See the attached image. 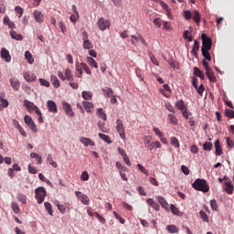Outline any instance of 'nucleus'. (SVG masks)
<instances>
[{
	"instance_id": "1",
	"label": "nucleus",
	"mask_w": 234,
	"mask_h": 234,
	"mask_svg": "<svg viewBox=\"0 0 234 234\" xmlns=\"http://www.w3.org/2000/svg\"><path fill=\"white\" fill-rule=\"evenodd\" d=\"M192 187L197 191H202L203 193H207V191H209V186L207 185V181H206V179H196L192 184Z\"/></svg>"
},
{
	"instance_id": "2",
	"label": "nucleus",
	"mask_w": 234,
	"mask_h": 234,
	"mask_svg": "<svg viewBox=\"0 0 234 234\" xmlns=\"http://www.w3.org/2000/svg\"><path fill=\"white\" fill-rule=\"evenodd\" d=\"M47 197V189L43 186H38L35 189V198L37 204H43L45 197Z\"/></svg>"
},
{
	"instance_id": "3",
	"label": "nucleus",
	"mask_w": 234,
	"mask_h": 234,
	"mask_svg": "<svg viewBox=\"0 0 234 234\" xmlns=\"http://www.w3.org/2000/svg\"><path fill=\"white\" fill-rule=\"evenodd\" d=\"M201 39H202V45H203L201 48V50H211L213 42L211 41L209 37H207V35L206 34H202Z\"/></svg>"
},
{
	"instance_id": "4",
	"label": "nucleus",
	"mask_w": 234,
	"mask_h": 234,
	"mask_svg": "<svg viewBox=\"0 0 234 234\" xmlns=\"http://www.w3.org/2000/svg\"><path fill=\"white\" fill-rule=\"evenodd\" d=\"M116 131L122 140H125V127L123 126V121H122V119H117L116 121Z\"/></svg>"
},
{
	"instance_id": "5",
	"label": "nucleus",
	"mask_w": 234,
	"mask_h": 234,
	"mask_svg": "<svg viewBox=\"0 0 234 234\" xmlns=\"http://www.w3.org/2000/svg\"><path fill=\"white\" fill-rule=\"evenodd\" d=\"M82 47L85 50H90L93 48L92 42L89 39V33L87 31L82 32Z\"/></svg>"
},
{
	"instance_id": "6",
	"label": "nucleus",
	"mask_w": 234,
	"mask_h": 234,
	"mask_svg": "<svg viewBox=\"0 0 234 234\" xmlns=\"http://www.w3.org/2000/svg\"><path fill=\"white\" fill-rule=\"evenodd\" d=\"M59 78L61 81H74L72 70H70L69 69H66L63 73H59Z\"/></svg>"
},
{
	"instance_id": "7",
	"label": "nucleus",
	"mask_w": 234,
	"mask_h": 234,
	"mask_svg": "<svg viewBox=\"0 0 234 234\" xmlns=\"http://www.w3.org/2000/svg\"><path fill=\"white\" fill-rule=\"evenodd\" d=\"M97 26L100 28V30H107V28H111V21L108 19H105L103 17L99 18L97 21Z\"/></svg>"
},
{
	"instance_id": "8",
	"label": "nucleus",
	"mask_w": 234,
	"mask_h": 234,
	"mask_svg": "<svg viewBox=\"0 0 234 234\" xmlns=\"http://www.w3.org/2000/svg\"><path fill=\"white\" fill-rule=\"evenodd\" d=\"M75 195L84 206H89V204H90V199L89 198V197L82 192L76 191Z\"/></svg>"
},
{
	"instance_id": "9",
	"label": "nucleus",
	"mask_w": 234,
	"mask_h": 234,
	"mask_svg": "<svg viewBox=\"0 0 234 234\" xmlns=\"http://www.w3.org/2000/svg\"><path fill=\"white\" fill-rule=\"evenodd\" d=\"M24 122H25L26 125H27V127H29V129H31V131H33V133H37V128H36V123L32 120V117H30L28 115H25Z\"/></svg>"
},
{
	"instance_id": "10",
	"label": "nucleus",
	"mask_w": 234,
	"mask_h": 234,
	"mask_svg": "<svg viewBox=\"0 0 234 234\" xmlns=\"http://www.w3.org/2000/svg\"><path fill=\"white\" fill-rule=\"evenodd\" d=\"M62 109L66 112V115L69 118H74V111L72 110V106L68 102H62Z\"/></svg>"
},
{
	"instance_id": "11",
	"label": "nucleus",
	"mask_w": 234,
	"mask_h": 234,
	"mask_svg": "<svg viewBox=\"0 0 234 234\" xmlns=\"http://www.w3.org/2000/svg\"><path fill=\"white\" fill-rule=\"evenodd\" d=\"M0 58L4 59L6 63H10L12 59V56H10V52L6 48H2L0 51Z\"/></svg>"
},
{
	"instance_id": "12",
	"label": "nucleus",
	"mask_w": 234,
	"mask_h": 234,
	"mask_svg": "<svg viewBox=\"0 0 234 234\" xmlns=\"http://www.w3.org/2000/svg\"><path fill=\"white\" fill-rule=\"evenodd\" d=\"M24 105L27 107V109L29 112H32L33 111H36V109L37 107L36 104H34V102H32L28 100L24 101Z\"/></svg>"
},
{
	"instance_id": "13",
	"label": "nucleus",
	"mask_w": 234,
	"mask_h": 234,
	"mask_svg": "<svg viewBox=\"0 0 234 234\" xmlns=\"http://www.w3.org/2000/svg\"><path fill=\"white\" fill-rule=\"evenodd\" d=\"M214 147L216 149V156H222L224 152L222 151V146H220V141L216 140Z\"/></svg>"
},
{
	"instance_id": "14",
	"label": "nucleus",
	"mask_w": 234,
	"mask_h": 234,
	"mask_svg": "<svg viewBox=\"0 0 234 234\" xmlns=\"http://www.w3.org/2000/svg\"><path fill=\"white\" fill-rule=\"evenodd\" d=\"M156 200L157 202L160 203L161 207L164 208V209H169V204H167V201L165 200V198L162 196H158L156 197Z\"/></svg>"
},
{
	"instance_id": "15",
	"label": "nucleus",
	"mask_w": 234,
	"mask_h": 234,
	"mask_svg": "<svg viewBox=\"0 0 234 234\" xmlns=\"http://www.w3.org/2000/svg\"><path fill=\"white\" fill-rule=\"evenodd\" d=\"M206 75L208 78L209 81L211 83H215L217 81V77L215 76V73L213 72V69H207Z\"/></svg>"
},
{
	"instance_id": "16",
	"label": "nucleus",
	"mask_w": 234,
	"mask_h": 234,
	"mask_svg": "<svg viewBox=\"0 0 234 234\" xmlns=\"http://www.w3.org/2000/svg\"><path fill=\"white\" fill-rule=\"evenodd\" d=\"M80 143L83 144V145H85V147H89V145H91V146L96 145V143H94V141H92L90 138H87V137L80 138Z\"/></svg>"
},
{
	"instance_id": "17",
	"label": "nucleus",
	"mask_w": 234,
	"mask_h": 234,
	"mask_svg": "<svg viewBox=\"0 0 234 234\" xmlns=\"http://www.w3.org/2000/svg\"><path fill=\"white\" fill-rule=\"evenodd\" d=\"M192 17H193V19H194V21H195V23L198 26V25H200V21H202V16H200V12H198V11H194L193 13H192Z\"/></svg>"
},
{
	"instance_id": "18",
	"label": "nucleus",
	"mask_w": 234,
	"mask_h": 234,
	"mask_svg": "<svg viewBox=\"0 0 234 234\" xmlns=\"http://www.w3.org/2000/svg\"><path fill=\"white\" fill-rule=\"evenodd\" d=\"M146 204H148V206H151V207H153V209H154L155 211H158L160 209V205H158L156 201L153 200V198H148L146 200Z\"/></svg>"
},
{
	"instance_id": "19",
	"label": "nucleus",
	"mask_w": 234,
	"mask_h": 234,
	"mask_svg": "<svg viewBox=\"0 0 234 234\" xmlns=\"http://www.w3.org/2000/svg\"><path fill=\"white\" fill-rule=\"evenodd\" d=\"M98 127L101 133H105L106 134H109L111 129L105 126V122L99 121L98 122Z\"/></svg>"
},
{
	"instance_id": "20",
	"label": "nucleus",
	"mask_w": 234,
	"mask_h": 234,
	"mask_svg": "<svg viewBox=\"0 0 234 234\" xmlns=\"http://www.w3.org/2000/svg\"><path fill=\"white\" fill-rule=\"evenodd\" d=\"M200 50V43L197 40L194 41V45L191 50L192 56H197V51Z\"/></svg>"
},
{
	"instance_id": "21",
	"label": "nucleus",
	"mask_w": 234,
	"mask_h": 234,
	"mask_svg": "<svg viewBox=\"0 0 234 234\" xmlns=\"http://www.w3.org/2000/svg\"><path fill=\"white\" fill-rule=\"evenodd\" d=\"M48 107L49 112H58V106L56 105V102H54V101H48Z\"/></svg>"
},
{
	"instance_id": "22",
	"label": "nucleus",
	"mask_w": 234,
	"mask_h": 234,
	"mask_svg": "<svg viewBox=\"0 0 234 234\" xmlns=\"http://www.w3.org/2000/svg\"><path fill=\"white\" fill-rule=\"evenodd\" d=\"M167 120L172 125H178V118H176V115L169 113Z\"/></svg>"
},
{
	"instance_id": "23",
	"label": "nucleus",
	"mask_w": 234,
	"mask_h": 234,
	"mask_svg": "<svg viewBox=\"0 0 234 234\" xmlns=\"http://www.w3.org/2000/svg\"><path fill=\"white\" fill-rule=\"evenodd\" d=\"M33 16L37 23H41L43 21V14L41 13V11L36 10L33 13Z\"/></svg>"
},
{
	"instance_id": "24",
	"label": "nucleus",
	"mask_w": 234,
	"mask_h": 234,
	"mask_svg": "<svg viewBox=\"0 0 234 234\" xmlns=\"http://www.w3.org/2000/svg\"><path fill=\"white\" fill-rule=\"evenodd\" d=\"M225 191L228 193V195H233V186L231 185V181H229V179L225 183Z\"/></svg>"
},
{
	"instance_id": "25",
	"label": "nucleus",
	"mask_w": 234,
	"mask_h": 234,
	"mask_svg": "<svg viewBox=\"0 0 234 234\" xmlns=\"http://www.w3.org/2000/svg\"><path fill=\"white\" fill-rule=\"evenodd\" d=\"M11 87L14 89V90H19V87L21 84L19 83V80L16 79H11L10 80Z\"/></svg>"
},
{
	"instance_id": "26",
	"label": "nucleus",
	"mask_w": 234,
	"mask_h": 234,
	"mask_svg": "<svg viewBox=\"0 0 234 234\" xmlns=\"http://www.w3.org/2000/svg\"><path fill=\"white\" fill-rule=\"evenodd\" d=\"M176 109H178L181 112L186 111L187 109V107H186V103L182 100H179L176 103Z\"/></svg>"
},
{
	"instance_id": "27",
	"label": "nucleus",
	"mask_w": 234,
	"mask_h": 234,
	"mask_svg": "<svg viewBox=\"0 0 234 234\" xmlns=\"http://www.w3.org/2000/svg\"><path fill=\"white\" fill-rule=\"evenodd\" d=\"M10 36L12 37V39H16V41H22L23 37L22 35L17 34V32L11 30L10 31Z\"/></svg>"
},
{
	"instance_id": "28",
	"label": "nucleus",
	"mask_w": 234,
	"mask_h": 234,
	"mask_svg": "<svg viewBox=\"0 0 234 234\" xmlns=\"http://www.w3.org/2000/svg\"><path fill=\"white\" fill-rule=\"evenodd\" d=\"M170 144H171V145L176 147V149H180V142L178 141V139L176 137H171Z\"/></svg>"
},
{
	"instance_id": "29",
	"label": "nucleus",
	"mask_w": 234,
	"mask_h": 234,
	"mask_svg": "<svg viewBox=\"0 0 234 234\" xmlns=\"http://www.w3.org/2000/svg\"><path fill=\"white\" fill-rule=\"evenodd\" d=\"M202 56L205 58V60L211 61V54L209 53V49H201Z\"/></svg>"
},
{
	"instance_id": "30",
	"label": "nucleus",
	"mask_w": 234,
	"mask_h": 234,
	"mask_svg": "<svg viewBox=\"0 0 234 234\" xmlns=\"http://www.w3.org/2000/svg\"><path fill=\"white\" fill-rule=\"evenodd\" d=\"M24 79L26 81H36V75L26 72L24 73Z\"/></svg>"
},
{
	"instance_id": "31",
	"label": "nucleus",
	"mask_w": 234,
	"mask_h": 234,
	"mask_svg": "<svg viewBox=\"0 0 234 234\" xmlns=\"http://www.w3.org/2000/svg\"><path fill=\"white\" fill-rule=\"evenodd\" d=\"M87 61L90 67H93V69H98V62H96V60L93 58L88 57Z\"/></svg>"
},
{
	"instance_id": "32",
	"label": "nucleus",
	"mask_w": 234,
	"mask_h": 234,
	"mask_svg": "<svg viewBox=\"0 0 234 234\" xmlns=\"http://www.w3.org/2000/svg\"><path fill=\"white\" fill-rule=\"evenodd\" d=\"M194 74L197 78H200V80H205L204 72H202L198 68L195 67L194 68Z\"/></svg>"
},
{
	"instance_id": "33",
	"label": "nucleus",
	"mask_w": 234,
	"mask_h": 234,
	"mask_svg": "<svg viewBox=\"0 0 234 234\" xmlns=\"http://www.w3.org/2000/svg\"><path fill=\"white\" fill-rule=\"evenodd\" d=\"M99 137L101 140H103V142H106V144H112V141L111 140V137L104 133H99Z\"/></svg>"
},
{
	"instance_id": "34",
	"label": "nucleus",
	"mask_w": 234,
	"mask_h": 234,
	"mask_svg": "<svg viewBox=\"0 0 234 234\" xmlns=\"http://www.w3.org/2000/svg\"><path fill=\"white\" fill-rule=\"evenodd\" d=\"M82 105L87 112H90V110L94 107V104H92V102H89V101H83Z\"/></svg>"
},
{
	"instance_id": "35",
	"label": "nucleus",
	"mask_w": 234,
	"mask_h": 234,
	"mask_svg": "<svg viewBox=\"0 0 234 234\" xmlns=\"http://www.w3.org/2000/svg\"><path fill=\"white\" fill-rule=\"evenodd\" d=\"M97 114L101 118V120H104V122H107V114L103 112V109L99 108L97 109Z\"/></svg>"
},
{
	"instance_id": "36",
	"label": "nucleus",
	"mask_w": 234,
	"mask_h": 234,
	"mask_svg": "<svg viewBox=\"0 0 234 234\" xmlns=\"http://www.w3.org/2000/svg\"><path fill=\"white\" fill-rule=\"evenodd\" d=\"M82 98H83V100H86V101L92 100V92L83 90L82 91Z\"/></svg>"
},
{
	"instance_id": "37",
	"label": "nucleus",
	"mask_w": 234,
	"mask_h": 234,
	"mask_svg": "<svg viewBox=\"0 0 234 234\" xmlns=\"http://www.w3.org/2000/svg\"><path fill=\"white\" fill-rule=\"evenodd\" d=\"M25 58L26 59H27L29 65H32V63H34V58L32 57V53H30V51L25 52Z\"/></svg>"
},
{
	"instance_id": "38",
	"label": "nucleus",
	"mask_w": 234,
	"mask_h": 234,
	"mask_svg": "<svg viewBox=\"0 0 234 234\" xmlns=\"http://www.w3.org/2000/svg\"><path fill=\"white\" fill-rule=\"evenodd\" d=\"M166 229L168 233H178V228H176L175 225L166 226Z\"/></svg>"
},
{
	"instance_id": "39",
	"label": "nucleus",
	"mask_w": 234,
	"mask_h": 234,
	"mask_svg": "<svg viewBox=\"0 0 234 234\" xmlns=\"http://www.w3.org/2000/svg\"><path fill=\"white\" fill-rule=\"evenodd\" d=\"M102 92L104 94V96H107L108 98H111V96H112V89L111 88H104L102 89Z\"/></svg>"
},
{
	"instance_id": "40",
	"label": "nucleus",
	"mask_w": 234,
	"mask_h": 234,
	"mask_svg": "<svg viewBox=\"0 0 234 234\" xmlns=\"http://www.w3.org/2000/svg\"><path fill=\"white\" fill-rule=\"evenodd\" d=\"M51 83L54 85V87H56V89L59 88V80H58L57 76H51Z\"/></svg>"
},
{
	"instance_id": "41",
	"label": "nucleus",
	"mask_w": 234,
	"mask_h": 234,
	"mask_svg": "<svg viewBox=\"0 0 234 234\" xmlns=\"http://www.w3.org/2000/svg\"><path fill=\"white\" fill-rule=\"evenodd\" d=\"M183 16L186 21H189V19H191V17H193V13H191V11H189V10H186L183 12Z\"/></svg>"
},
{
	"instance_id": "42",
	"label": "nucleus",
	"mask_w": 234,
	"mask_h": 234,
	"mask_svg": "<svg viewBox=\"0 0 234 234\" xmlns=\"http://www.w3.org/2000/svg\"><path fill=\"white\" fill-rule=\"evenodd\" d=\"M160 5L162 6L163 10H165V12H168V17L171 16V9L169 8V5L165 4V2H160Z\"/></svg>"
},
{
	"instance_id": "43",
	"label": "nucleus",
	"mask_w": 234,
	"mask_h": 234,
	"mask_svg": "<svg viewBox=\"0 0 234 234\" xmlns=\"http://www.w3.org/2000/svg\"><path fill=\"white\" fill-rule=\"evenodd\" d=\"M203 149H204V151H211V149H213V144L210 142H206L203 144Z\"/></svg>"
},
{
	"instance_id": "44",
	"label": "nucleus",
	"mask_w": 234,
	"mask_h": 234,
	"mask_svg": "<svg viewBox=\"0 0 234 234\" xmlns=\"http://www.w3.org/2000/svg\"><path fill=\"white\" fill-rule=\"evenodd\" d=\"M16 198L19 200V202H22V204H27V196L23 194H17Z\"/></svg>"
},
{
	"instance_id": "45",
	"label": "nucleus",
	"mask_w": 234,
	"mask_h": 234,
	"mask_svg": "<svg viewBox=\"0 0 234 234\" xmlns=\"http://www.w3.org/2000/svg\"><path fill=\"white\" fill-rule=\"evenodd\" d=\"M139 35L140 34H137V37L135 35H132L131 36V43H132V45H136V43H138V41H140Z\"/></svg>"
},
{
	"instance_id": "46",
	"label": "nucleus",
	"mask_w": 234,
	"mask_h": 234,
	"mask_svg": "<svg viewBox=\"0 0 234 234\" xmlns=\"http://www.w3.org/2000/svg\"><path fill=\"white\" fill-rule=\"evenodd\" d=\"M210 207L213 211H217V209H218V204L217 203L216 199L210 200Z\"/></svg>"
},
{
	"instance_id": "47",
	"label": "nucleus",
	"mask_w": 234,
	"mask_h": 234,
	"mask_svg": "<svg viewBox=\"0 0 234 234\" xmlns=\"http://www.w3.org/2000/svg\"><path fill=\"white\" fill-rule=\"evenodd\" d=\"M80 67L81 69H83V70H85L86 74H89V75L92 74V72L90 71V69L89 68V66H87V64L81 62Z\"/></svg>"
},
{
	"instance_id": "48",
	"label": "nucleus",
	"mask_w": 234,
	"mask_h": 234,
	"mask_svg": "<svg viewBox=\"0 0 234 234\" xmlns=\"http://www.w3.org/2000/svg\"><path fill=\"white\" fill-rule=\"evenodd\" d=\"M199 215H200V218H202V220L204 221V222H209V218L207 217V214H206V212H204V211H200L199 212Z\"/></svg>"
},
{
	"instance_id": "49",
	"label": "nucleus",
	"mask_w": 234,
	"mask_h": 234,
	"mask_svg": "<svg viewBox=\"0 0 234 234\" xmlns=\"http://www.w3.org/2000/svg\"><path fill=\"white\" fill-rule=\"evenodd\" d=\"M94 217L101 222V224H105V218L100 215L98 212H94Z\"/></svg>"
},
{
	"instance_id": "50",
	"label": "nucleus",
	"mask_w": 234,
	"mask_h": 234,
	"mask_svg": "<svg viewBox=\"0 0 234 234\" xmlns=\"http://www.w3.org/2000/svg\"><path fill=\"white\" fill-rule=\"evenodd\" d=\"M83 68H81V64L78 65L76 64V70L77 72H79V74L77 75L79 78H81L83 76Z\"/></svg>"
},
{
	"instance_id": "51",
	"label": "nucleus",
	"mask_w": 234,
	"mask_h": 234,
	"mask_svg": "<svg viewBox=\"0 0 234 234\" xmlns=\"http://www.w3.org/2000/svg\"><path fill=\"white\" fill-rule=\"evenodd\" d=\"M225 115L227 116V118H234V111L233 110H229V109H226L225 110Z\"/></svg>"
},
{
	"instance_id": "52",
	"label": "nucleus",
	"mask_w": 234,
	"mask_h": 234,
	"mask_svg": "<svg viewBox=\"0 0 234 234\" xmlns=\"http://www.w3.org/2000/svg\"><path fill=\"white\" fill-rule=\"evenodd\" d=\"M45 209L48 210V215L52 216V205H50L48 202L44 203Z\"/></svg>"
},
{
	"instance_id": "53",
	"label": "nucleus",
	"mask_w": 234,
	"mask_h": 234,
	"mask_svg": "<svg viewBox=\"0 0 234 234\" xmlns=\"http://www.w3.org/2000/svg\"><path fill=\"white\" fill-rule=\"evenodd\" d=\"M138 169L144 173V175H146V176H149V171H147V169H145V167H144V165H142L141 164L137 165Z\"/></svg>"
},
{
	"instance_id": "54",
	"label": "nucleus",
	"mask_w": 234,
	"mask_h": 234,
	"mask_svg": "<svg viewBox=\"0 0 234 234\" xmlns=\"http://www.w3.org/2000/svg\"><path fill=\"white\" fill-rule=\"evenodd\" d=\"M113 215L115 218L121 222V224H125V219L122 218V216H120L118 213H116V211L113 212Z\"/></svg>"
},
{
	"instance_id": "55",
	"label": "nucleus",
	"mask_w": 234,
	"mask_h": 234,
	"mask_svg": "<svg viewBox=\"0 0 234 234\" xmlns=\"http://www.w3.org/2000/svg\"><path fill=\"white\" fill-rule=\"evenodd\" d=\"M170 209H171V212L173 213V215H178L180 213V211L178 210L176 206H175L173 204L170 205Z\"/></svg>"
},
{
	"instance_id": "56",
	"label": "nucleus",
	"mask_w": 234,
	"mask_h": 234,
	"mask_svg": "<svg viewBox=\"0 0 234 234\" xmlns=\"http://www.w3.org/2000/svg\"><path fill=\"white\" fill-rule=\"evenodd\" d=\"M165 106L169 112H173L175 114V107L171 103L166 102Z\"/></svg>"
},
{
	"instance_id": "57",
	"label": "nucleus",
	"mask_w": 234,
	"mask_h": 234,
	"mask_svg": "<svg viewBox=\"0 0 234 234\" xmlns=\"http://www.w3.org/2000/svg\"><path fill=\"white\" fill-rule=\"evenodd\" d=\"M205 90L206 89L204 88V84H201L199 87L196 88V90L197 91L199 96H203Z\"/></svg>"
},
{
	"instance_id": "58",
	"label": "nucleus",
	"mask_w": 234,
	"mask_h": 234,
	"mask_svg": "<svg viewBox=\"0 0 234 234\" xmlns=\"http://www.w3.org/2000/svg\"><path fill=\"white\" fill-rule=\"evenodd\" d=\"M39 82L42 87H50V82H48L47 80L39 79Z\"/></svg>"
},
{
	"instance_id": "59",
	"label": "nucleus",
	"mask_w": 234,
	"mask_h": 234,
	"mask_svg": "<svg viewBox=\"0 0 234 234\" xmlns=\"http://www.w3.org/2000/svg\"><path fill=\"white\" fill-rule=\"evenodd\" d=\"M0 103L2 104V107L4 109H6V107H8V101L6 99H3L2 97H0Z\"/></svg>"
},
{
	"instance_id": "60",
	"label": "nucleus",
	"mask_w": 234,
	"mask_h": 234,
	"mask_svg": "<svg viewBox=\"0 0 234 234\" xmlns=\"http://www.w3.org/2000/svg\"><path fill=\"white\" fill-rule=\"evenodd\" d=\"M80 179L85 181V182L87 180H89V172H87V171L82 172V174L80 176Z\"/></svg>"
},
{
	"instance_id": "61",
	"label": "nucleus",
	"mask_w": 234,
	"mask_h": 234,
	"mask_svg": "<svg viewBox=\"0 0 234 234\" xmlns=\"http://www.w3.org/2000/svg\"><path fill=\"white\" fill-rule=\"evenodd\" d=\"M11 207L14 213L16 214L19 213V206L17 205V203H12Z\"/></svg>"
},
{
	"instance_id": "62",
	"label": "nucleus",
	"mask_w": 234,
	"mask_h": 234,
	"mask_svg": "<svg viewBox=\"0 0 234 234\" xmlns=\"http://www.w3.org/2000/svg\"><path fill=\"white\" fill-rule=\"evenodd\" d=\"M71 23H76L80 19V14L71 15L69 17Z\"/></svg>"
},
{
	"instance_id": "63",
	"label": "nucleus",
	"mask_w": 234,
	"mask_h": 234,
	"mask_svg": "<svg viewBox=\"0 0 234 234\" xmlns=\"http://www.w3.org/2000/svg\"><path fill=\"white\" fill-rule=\"evenodd\" d=\"M226 141H227L228 147H229V149H233V145H234L233 141H231V139L229 137H227Z\"/></svg>"
},
{
	"instance_id": "64",
	"label": "nucleus",
	"mask_w": 234,
	"mask_h": 234,
	"mask_svg": "<svg viewBox=\"0 0 234 234\" xmlns=\"http://www.w3.org/2000/svg\"><path fill=\"white\" fill-rule=\"evenodd\" d=\"M181 171L182 173H184V175H189V168L184 165H181Z\"/></svg>"
}]
</instances>
